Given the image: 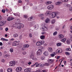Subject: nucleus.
<instances>
[{
  "label": "nucleus",
  "mask_w": 72,
  "mask_h": 72,
  "mask_svg": "<svg viewBox=\"0 0 72 72\" xmlns=\"http://www.w3.org/2000/svg\"><path fill=\"white\" fill-rule=\"evenodd\" d=\"M44 43H45V42L44 40L39 41L36 43V45L37 46H40V45H43Z\"/></svg>",
  "instance_id": "f257e3e1"
},
{
  "label": "nucleus",
  "mask_w": 72,
  "mask_h": 72,
  "mask_svg": "<svg viewBox=\"0 0 72 72\" xmlns=\"http://www.w3.org/2000/svg\"><path fill=\"white\" fill-rule=\"evenodd\" d=\"M10 66H14L15 64V61H11L10 62Z\"/></svg>",
  "instance_id": "f03ea898"
},
{
  "label": "nucleus",
  "mask_w": 72,
  "mask_h": 72,
  "mask_svg": "<svg viewBox=\"0 0 72 72\" xmlns=\"http://www.w3.org/2000/svg\"><path fill=\"white\" fill-rule=\"evenodd\" d=\"M19 45V42L17 41L13 42L12 44V46H17V45Z\"/></svg>",
  "instance_id": "7ed1b4c3"
},
{
  "label": "nucleus",
  "mask_w": 72,
  "mask_h": 72,
  "mask_svg": "<svg viewBox=\"0 0 72 72\" xmlns=\"http://www.w3.org/2000/svg\"><path fill=\"white\" fill-rule=\"evenodd\" d=\"M18 25H19V27H18V29L20 30L21 28H23L24 27V25L22 24H18Z\"/></svg>",
  "instance_id": "20e7f679"
},
{
  "label": "nucleus",
  "mask_w": 72,
  "mask_h": 72,
  "mask_svg": "<svg viewBox=\"0 0 72 72\" xmlns=\"http://www.w3.org/2000/svg\"><path fill=\"white\" fill-rule=\"evenodd\" d=\"M53 8H54V6L53 5H49L47 7V9L49 10H51Z\"/></svg>",
  "instance_id": "39448f33"
},
{
  "label": "nucleus",
  "mask_w": 72,
  "mask_h": 72,
  "mask_svg": "<svg viewBox=\"0 0 72 72\" xmlns=\"http://www.w3.org/2000/svg\"><path fill=\"white\" fill-rule=\"evenodd\" d=\"M58 14V12H53L52 14V18H55V17H56V15H57Z\"/></svg>",
  "instance_id": "423d86ee"
},
{
  "label": "nucleus",
  "mask_w": 72,
  "mask_h": 72,
  "mask_svg": "<svg viewBox=\"0 0 72 72\" xmlns=\"http://www.w3.org/2000/svg\"><path fill=\"white\" fill-rule=\"evenodd\" d=\"M6 23V21H2L0 22V27L4 26Z\"/></svg>",
  "instance_id": "0eeeda50"
},
{
  "label": "nucleus",
  "mask_w": 72,
  "mask_h": 72,
  "mask_svg": "<svg viewBox=\"0 0 72 72\" xmlns=\"http://www.w3.org/2000/svg\"><path fill=\"white\" fill-rule=\"evenodd\" d=\"M30 46V45L28 44H25L24 46L22 48V50H24L25 48H28Z\"/></svg>",
  "instance_id": "6e6552de"
},
{
  "label": "nucleus",
  "mask_w": 72,
  "mask_h": 72,
  "mask_svg": "<svg viewBox=\"0 0 72 72\" xmlns=\"http://www.w3.org/2000/svg\"><path fill=\"white\" fill-rule=\"evenodd\" d=\"M22 68L21 67H18L16 69V71L17 72H19L21 71H22Z\"/></svg>",
  "instance_id": "1a4fd4ad"
},
{
  "label": "nucleus",
  "mask_w": 72,
  "mask_h": 72,
  "mask_svg": "<svg viewBox=\"0 0 72 72\" xmlns=\"http://www.w3.org/2000/svg\"><path fill=\"white\" fill-rule=\"evenodd\" d=\"M62 52V50L60 48H58L56 51L57 53H61Z\"/></svg>",
  "instance_id": "9d476101"
},
{
  "label": "nucleus",
  "mask_w": 72,
  "mask_h": 72,
  "mask_svg": "<svg viewBox=\"0 0 72 72\" xmlns=\"http://www.w3.org/2000/svg\"><path fill=\"white\" fill-rule=\"evenodd\" d=\"M42 53V51L38 50L37 52V55H40Z\"/></svg>",
  "instance_id": "9b49d317"
},
{
  "label": "nucleus",
  "mask_w": 72,
  "mask_h": 72,
  "mask_svg": "<svg viewBox=\"0 0 72 72\" xmlns=\"http://www.w3.org/2000/svg\"><path fill=\"white\" fill-rule=\"evenodd\" d=\"M31 69H32L31 68H26L24 70V71H25V72H30Z\"/></svg>",
  "instance_id": "f8f14e48"
},
{
  "label": "nucleus",
  "mask_w": 72,
  "mask_h": 72,
  "mask_svg": "<svg viewBox=\"0 0 72 72\" xmlns=\"http://www.w3.org/2000/svg\"><path fill=\"white\" fill-rule=\"evenodd\" d=\"M48 50L49 52L51 53L53 52V49L51 47H49L48 48Z\"/></svg>",
  "instance_id": "ddd939ff"
},
{
  "label": "nucleus",
  "mask_w": 72,
  "mask_h": 72,
  "mask_svg": "<svg viewBox=\"0 0 72 72\" xmlns=\"http://www.w3.org/2000/svg\"><path fill=\"white\" fill-rule=\"evenodd\" d=\"M50 20L48 18H47L45 20V22L46 23H48L50 22Z\"/></svg>",
  "instance_id": "4468645a"
},
{
  "label": "nucleus",
  "mask_w": 72,
  "mask_h": 72,
  "mask_svg": "<svg viewBox=\"0 0 72 72\" xmlns=\"http://www.w3.org/2000/svg\"><path fill=\"white\" fill-rule=\"evenodd\" d=\"M48 62L49 63H52L54 62V60L50 59L48 60Z\"/></svg>",
  "instance_id": "2eb2a0df"
},
{
  "label": "nucleus",
  "mask_w": 72,
  "mask_h": 72,
  "mask_svg": "<svg viewBox=\"0 0 72 72\" xmlns=\"http://www.w3.org/2000/svg\"><path fill=\"white\" fill-rule=\"evenodd\" d=\"M13 19H14V18L12 17H9L7 19V21H12V20H13Z\"/></svg>",
  "instance_id": "dca6fc26"
},
{
  "label": "nucleus",
  "mask_w": 72,
  "mask_h": 72,
  "mask_svg": "<svg viewBox=\"0 0 72 72\" xmlns=\"http://www.w3.org/2000/svg\"><path fill=\"white\" fill-rule=\"evenodd\" d=\"M14 14L15 16H18V17L20 16V14L19 13H14Z\"/></svg>",
  "instance_id": "f3484780"
},
{
  "label": "nucleus",
  "mask_w": 72,
  "mask_h": 72,
  "mask_svg": "<svg viewBox=\"0 0 72 72\" xmlns=\"http://www.w3.org/2000/svg\"><path fill=\"white\" fill-rule=\"evenodd\" d=\"M13 27H16V28H17L18 29V27H19V25H18V24H16L13 25Z\"/></svg>",
  "instance_id": "a211bd4d"
},
{
  "label": "nucleus",
  "mask_w": 72,
  "mask_h": 72,
  "mask_svg": "<svg viewBox=\"0 0 72 72\" xmlns=\"http://www.w3.org/2000/svg\"><path fill=\"white\" fill-rule=\"evenodd\" d=\"M50 14V11H47L45 13L46 15H49Z\"/></svg>",
  "instance_id": "6ab92c4d"
},
{
  "label": "nucleus",
  "mask_w": 72,
  "mask_h": 72,
  "mask_svg": "<svg viewBox=\"0 0 72 72\" xmlns=\"http://www.w3.org/2000/svg\"><path fill=\"white\" fill-rule=\"evenodd\" d=\"M59 37L60 39H63L64 37V36L62 34H60L59 35Z\"/></svg>",
  "instance_id": "aec40b11"
},
{
  "label": "nucleus",
  "mask_w": 72,
  "mask_h": 72,
  "mask_svg": "<svg viewBox=\"0 0 72 72\" xmlns=\"http://www.w3.org/2000/svg\"><path fill=\"white\" fill-rule=\"evenodd\" d=\"M12 69L11 68H9L7 69V71L8 72H12Z\"/></svg>",
  "instance_id": "412c9836"
},
{
  "label": "nucleus",
  "mask_w": 72,
  "mask_h": 72,
  "mask_svg": "<svg viewBox=\"0 0 72 72\" xmlns=\"http://www.w3.org/2000/svg\"><path fill=\"white\" fill-rule=\"evenodd\" d=\"M51 3H52V2H51L50 1H47L46 2V5H49V4H50Z\"/></svg>",
  "instance_id": "4be33fe9"
},
{
  "label": "nucleus",
  "mask_w": 72,
  "mask_h": 72,
  "mask_svg": "<svg viewBox=\"0 0 72 72\" xmlns=\"http://www.w3.org/2000/svg\"><path fill=\"white\" fill-rule=\"evenodd\" d=\"M35 29V30H37L39 28V25L37 24L34 26Z\"/></svg>",
  "instance_id": "5701e85b"
},
{
  "label": "nucleus",
  "mask_w": 72,
  "mask_h": 72,
  "mask_svg": "<svg viewBox=\"0 0 72 72\" xmlns=\"http://www.w3.org/2000/svg\"><path fill=\"white\" fill-rule=\"evenodd\" d=\"M55 22V20L54 19H53L51 21V24H54Z\"/></svg>",
  "instance_id": "b1692460"
},
{
  "label": "nucleus",
  "mask_w": 72,
  "mask_h": 72,
  "mask_svg": "<svg viewBox=\"0 0 72 72\" xmlns=\"http://www.w3.org/2000/svg\"><path fill=\"white\" fill-rule=\"evenodd\" d=\"M66 43L68 45H69L71 43V40L69 39H68Z\"/></svg>",
  "instance_id": "393cba45"
},
{
  "label": "nucleus",
  "mask_w": 72,
  "mask_h": 72,
  "mask_svg": "<svg viewBox=\"0 0 72 72\" xmlns=\"http://www.w3.org/2000/svg\"><path fill=\"white\" fill-rule=\"evenodd\" d=\"M1 40H2L3 41H8V39H4L3 38H1Z\"/></svg>",
  "instance_id": "a878e982"
},
{
  "label": "nucleus",
  "mask_w": 72,
  "mask_h": 72,
  "mask_svg": "<svg viewBox=\"0 0 72 72\" xmlns=\"http://www.w3.org/2000/svg\"><path fill=\"white\" fill-rule=\"evenodd\" d=\"M40 38L42 40H44V39H45V36L44 35L41 36L40 37Z\"/></svg>",
  "instance_id": "bb28decb"
},
{
  "label": "nucleus",
  "mask_w": 72,
  "mask_h": 72,
  "mask_svg": "<svg viewBox=\"0 0 72 72\" xmlns=\"http://www.w3.org/2000/svg\"><path fill=\"white\" fill-rule=\"evenodd\" d=\"M57 46H60L62 45V43H58L57 44Z\"/></svg>",
  "instance_id": "cd10ccee"
},
{
  "label": "nucleus",
  "mask_w": 72,
  "mask_h": 72,
  "mask_svg": "<svg viewBox=\"0 0 72 72\" xmlns=\"http://www.w3.org/2000/svg\"><path fill=\"white\" fill-rule=\"evenodd\" d=\"M61 4H62V2L59 1L57 2L56 3L57 5H60Z\"/></svg>",
  "instance_id": "c85d7f7f"
},
{
  "label": "nucleus",
  "mask_w": 72,
  "mask_h": 72,
  "mask_svg": "<svg viewBox=\"0 0 72 72\" xmlns=\"http://www.w3.org/2000/svg\"><path fill=\"white\" fill-rule=\"evenodd\" d=\"M3 57L4 58H7V57H8L9 58V57H10V55H4Z\"/></svg>",
  "instance_id": "c756f323"
},
{
  "label": "nucleus",
  "mask_w": 72,
  "mask_h": 72,
  "mask_svg": "<svg viewBox=\"0 0 72 72\" xmlns=\"http://www.w3.org/2000/svg\"><path fill=\"white\" fill-rule=\"evenodd\" d=\"M18 36V35L17 33H15L14 34V37L16 38Z\"/></svg>",
  "instance_id": "7c9ffc66"
},
{
  "label": "nucleus",
  "mask_w": 72,
  "mask_h": 72,
  "mask_svg": "<svg viewBox=\"0 0 72 72\" xmlns=\"http://www.w3.org/2000/svg\"><path fill=\"white\" fill-rule=\"evenodd\" d=\"M66 38L64 39H63L61 40V41L62 42H65L66 41Z\"/></svg>",
  "instance_id": "2f4dec72"
},
{
  "label": "nucleus",
  "mask_w": 72,
  "mask_h": 72,
  "mask_svg": "<svg viewBox=\"0 0 72 72\" xmlns=\"http://www.w3.org/2000/svg\"><path fill=\"white\" fill-rule=\"evenodd\" d=\"M44 59H45V57L44 56H42L41 57V60H44Z\"/></svg>",
  "instance_id": "473e14b6"
},
{
  "label": "nucleus",
  "mask_w": 72,
  "mask_h": 72,
  "mask_svg": "<svg viewBox=\"0 0 72 72\" xmlns=\"http://www.w3.org/2000/svg\"><path fill=\"white\" fill-rule=\"evenodd\" d=\"M39 17H42L44 16V14H40L39 15Z\"/></svg>",
  "instance_id": "72a5a7b5"
},
{
  "label": "nucleus",
  "mask_w": 72,
  "mask_h": 72,
  "mask_svg": "<svg viewBox=\"0 0 72 72\" xmlns=\"http://www.w3.org/2000/svg\"><path fill=\"white\" fill-rule=\"evenodd\" d=\"M71 5L70 4H67L66 5V6L67 8H70L71 7Z\"/></svg>",
  "instance_id": "f704fd0d"
},
{
  "label": "nucleus",
  "mask_w": 72,
  "mask_h": 72,
  "mask_svg": "<svg viewBox=\"0 0 72 72\" xmlns=\"http://www.w3.org/2000/svg\"><path fill=\"white\" fill-rule=\"evenodd\" d=\"M43 48V47L42 46H40V49H39V50H40V51H42V49Z\"/></svg>",
  "instance_id": "c9c22d12"
},
{
  "label": "nucleus",
  "mask_w": 72,
  "mask_h": 72,
  "mask_svg": "<svg viewBox=\"0 0 72 72\" xmlns=\"http://www.w3.org/2000/svg\"><path fill=\"white\" fill-rule=\"evenodd\" d=\"M10 51L11 53H13V49L12 48H10Z\"/></svg>",
  "instance_id": "e433bc0d"
},
{
  "label": "nucleus",
  "mask_w": 72,
  "mask_h": 72,
  "mask_svg": "<svg viewBox=\"0 0 72 72\" xmlns=\"http://www.w3.org/2000/svg\"><path fill=\"white\" fill-rule=\"evenodd\" d=\"M30 57L32 59H33V58H34V55H31L30 56Z\"/></svg>",
  "instance_id": "4c0bfd02"
},
{
  "label": "nucleus",
  "mask_w": 72,
  "mask_h": 72,
  "mask_svg": "<svg viewBox=\"0 0 72 72\" xmlns=\"http://www.w3.org/2000/svg\"><path fill=\"white\" fill-rule=\"evenodd\" d=\"M66 50L67 51H71V48H68Z\"/></svg>",
  "instance_id": "58836bf2"
},
{
  "label": "nucleus",
  "mask_w": 72,
  "mask_h": 72,
  "mask_svg": "<svg viewBox=\"0 0 72 72\" xmlns=\"http://www.w3.org/2000/svg\"><path fill=\"white\" fill-rule=\"evenodd\" d=\"M62 1L63 3H66L68 1V0H62Z\"/></svg>",
  "instance_id": "ea45409f"
},
{
  "label": "nucleus",
  "mask_w": 72,
  "mask_h": 72,
  "mask_svg": "<svg viewBox=\"0 0 72 72\" xmlns=\"http://www.w3.org/2000/svg\"><path fill=\"white\" fill-rule=\"evenodd\" d=\"M57 34V32H55L53 33V36H55Z\"/></svg>",
  "instance_id": "a19ab883"
},
{
  "label": "nucleus",
  "mask_w": 72,
  "mask_h": 72,
  "mask_svg": "<svg viewBox=\"0 0 72 72\" xmlns=\"http://www.w3.org/2000/svg\"><path fill=\"white\" fill-rule=\"evenodd\" d=\"M2 13H5V9H3L2 10Z\"/></svg>",
  "instance_id": "79ce46f5"
},
{
  "label": "nucleus",
  "mask_w": 72,
  "mask_h": 72,
  "mask_svg": "<svg viewBox=\"0 0 72 72\" xmlns=\"http://www.w3.org/2000/svg\"><path fill=\"white\" fill-rule=\"evenodd\" d=\"M45 65L46 66H50V64L48 63H45Z\"/></svg>",
  "instance_id": "37998d69"
},
{
  "label": "nucleus",
  "mask_w": 72,
  "mask_h": 72,
  "mask_svg": "<svg viewBox=\"0 0 72 72\" xmlns=\"http://www.w3.org/2000/svg\"><path fill=\"white\" fill-rule=\"evenodd\" d=\"M43 45L44 47H45V46H46L48 45V44L46 43H45L44 44H43Z\"/></svg>",
  "instance_id": "c03bdc74"
},
{
  "label": "nucleus",
  "mask_w": 72,
  "mask_h": 72,
  "mask_svg": "<svg viewBox=\"0 0 72 72\" xmlns=\"http://www.w3.org/2000/svg\"><path fill=\"white\" fill-rule=\"evenodd\" d=\"M69 9L70 11H72V7L70 6V7L69 8Z\"/></svg>",
  "instance_id": "a18cd8bd"
},
{
  "label": "nucleus",
  "mask_w": 72,
  "mask_h": 72,
  "mask_svg": "<svg viewBox=\"0 0 72 72\" xmlns=\"http://www.w3.org/2000/svg\"><path fill=\"white\" fill-rule=\"evenodd\" d=\"M50 55L52 57H54V56H55V55H54V54H51Z\"/></svg>",
  "instance_id": "49530a36"
},
{
  "label": "nucleus",
  "mask_w": 72,
  "mask_h": 72,
  "mask_svg": "<svg viewBox=\"0 0 72 72\" xmlns=\"http://www.w3.org/2000/svg\"><path fill=\"white\" fill-rule=\"evenodd\" d=\"M66 54V55H69V53L68 52H66L65 53Z\"/></svg>",
  "instance_id": "de8ad7c7"
},
{
  "label": "nucleus",
  "mask_w": 72,
  "mask_h": 72,
  "mask_svg": "<svg viewBox=\"0 0 72 72\" xmlns=\"http://www.w3.org/2000/svg\"><path fill=\"white\" fill-rule=\"evenodd\" d=\"M67 62H66V61H64V65H66L67 64V63H66Z\"/></svg>",
  "instance_id": "09e8293b"
},
{
  "label": "nucleus",
  "mask_w": 72,
  "mask_h": 72,
  "mask_svg": "<svg viewBox=\"0 0 72 72\" xmlns=\"http://www.w3.org/2000/svg\"><path fill=\"white\" fill-rule=\"evenodd\" d=\"M19 39L20 40H21V39H22V35H20V36H19Z\"/></svg>",
  "instance_id": "8fccbe9b"
},
{
  "label": "nucleus",
  "mask_w": 72,
  "mask_h": 72,
  "mask_svg": "<svg viewBox=\"0 0 72 72\" xmlns=\"http://www.w3.org/2000/svg\"><path fill=\"white\" fill-rule=\"evenodd\" d=\"M35 72H40V69H38L37 70H36Z\"/></svg>",
  "instance_id": "3c124183"
},
{
  "label": "nucleus",
  "mask_w": 72,
  "mask_h": 72,
  "mask_svg": "<svg viewBox=\"0 0 72 72\" xmlns=\"http://www.w3.org/2000/svg\"><path fill=\"white\" fill-rule=\"evenodd\" d=\"M41 33L42 35H45L46 33L45 32H42Z\"/></svg>",
  "instance_id": "603ef678"
},
{
  "label": "nucleus",
  "mask_w": 72,
  "mask_h": 72,
  "mask_svg": "<svg viewBox=\"0 0 72 72\" xmlns=\"http://www.w3.org/2000/svg\"><path fill=\"white\" fill-rule=\"evenodd\" d=\"M26 53L25 51H24L23 52V55H26Z\"/></svg>",
  "instance_id": "864d4df0"
},
{
  "label": "nucleus",
  "mask_w": 72,
  "mask_h": 72,
  "mask_svg": "<svg viewBox=\"0 0 72 72\" xmlns=\"http://www.w3.org/2000/svg\"><path fill=\"white\" fill-rule=\"evenodd\" d=\"M24 17L25 18H27V15H24Z\"/></svg>",
  "instance_id": "5fc2aeb1"
},
{
  "label": "nucleus",
  "mask_w": 72,
  "mask_h": 72,
  "mask_svg": "<svg viewBox=\"0 0 72 72\" xmlns=\"http://www.w3.org/2000/svg\"><path fill=\"white\" fill-rule=\"evenodd\" d=\"M40 66L41 67H42L44 66V64H41L40 65Z\"/></svg>",
  "instance_id": "6e6d98bb"
},
{
  "label": "nucleus",
  "mask_w": 72,
  "mask_h": 72,
  "mask_svg": "<svg viewBox=\"0 0 72 72\" xmlns=\"http://www.w3.org/2000/svg\"><path fill=\"white\" fill-rule=\"evenodd\" d=\"M29 37H32V34L30 33L29 34Z\"/></svg>",
  "instance_id": "4d7b16f0"
},
{
  "label": "nucleus",
  "mask_w": 72,
  "mask_h": 72,
  "mask_svg": "<svg viewBox=\"0 0 72 72\" xmlns=\"http://www.w3.org/2000/svg\"><path fill=\"white\" fill-rule=\"evenodd\" d=\"M0 72H4L3 69H0Z\"/></svg>",
  "instance_id": "13d9d810"
},
{
  "label": "nucleus",
  "mask_w": 72,
  "mask_h": 72,
  "mask_svg": "<svg viewBox=\"0 0 72 72\" xmlns=\"http://www.w3.org/2000/svg\"><path fill=\"white\" fill-rule=\"evenodd\" d=\"M30 26H33V24H32V22H31L30 24Z\"/></svg>",
  "instance_id": "bf43d9fd"
},
{
  "label": "nucleus",
  "mask_w": 72,
  "mask_h": 72,
  "mask_svg": "<svg viewBox=\"0 0 72 72\" xmlns=\"http://www.w3.org/2000/svg\"><path fill=\"white\" fill-rule=\"evenodd\" d=\"M2 20V17L0 15V21Z\"/></svg>",
  "instance_id": "052dcab7"
},
{
  "label": "nucleus",
  "mask_w": 72,
  "mask_h": 72,
  "mask_svg": "<svg viewBox=\"0 0 72 72\" xmlns=\"http://www.w3.org/2000/svg\"><path fill=\"white\" fill-rule=\"evenodd\" d=\"M39 64H37L36 65V67H39Z\"/></svg>",
  "instance_id": "680f3d73"
},
{
  "label": "nucleus",
  "mask_w": 72,
  "mask_h": 72,
  "mask_svg": "<svg viewBox=\"0 0 72 72\" xmlns=\"http://www.w3.org/2000/svg\"><path fill=\"white\" fill-rule=\"evenodd\" d=\"M2 62H3V63H4V62H5V60L4 59H2Z\"/></svg>",
  "instance_id": "e2e57ef3"
},
{
  "label": "nucleus",
  "mask_w": 72,
  "mask_h": 72,
  "mask_svg": "<svg viewBox=\"0 0 72 72\" xmlns=\"http://www.w3.org/2000/svg\"><path fill=\"white\" fill-rule=\"evenodd\" d=\"M0 46H3V43L1 42H0Z\"/></svg>",
  "instance_id": "0e129e2a"
},
{
  "label": "nucleus",
  "mask_w": 72,
  "mask_h": 72,
  "mask_svg": "<svg viewBox=\"0 0 72 72\" xmlns=\"http://www.w3.org/2000/svg\"><path fill=\"white\" fill-rule=\"evenodd\" d=\"M5 30H6V31H8V28H6Z\"/></svg>",
  "instance_id": "69168bd1"
},
{
  "label": "nucleus",
  "mask_w": 72,
  "mask_h": 72,
  "mask_svg": "<svg viewBox=\"0 0 72 72\" xmlns=\"http://www.w3.org/2000/svg\"><path fill=\"white\" fill-rule=\"evenodd\" d=\"M18 2L19 3H22V1H21V0H19L18 1Z\"/></svg>",
  "instance_id": "338daca9"
},
{
  "label": "nucleus",
  "mask_w": 72,
  "mask_h": 72,
  "mask_svg": "<svg viewBox=\"0 0 72 72\" xmlns=\"http://www.w3.org/2000/svg\"><path fill=\"white\" fill-rule=\"evenodd\" d=\"M42 72H46V71L45 70H43L42 71Z\"/></svg>",
  "instance_id": "774afa93"
}]
</instances>
